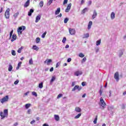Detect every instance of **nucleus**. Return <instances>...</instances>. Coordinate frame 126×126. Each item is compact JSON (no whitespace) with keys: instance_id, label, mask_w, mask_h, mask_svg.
<instances>
[{"instance_id":"obj_1","label":"nucleus","mask_w":126,"mask_h":126,"mask_svg":"<svg viewBox=\"0 0 126 126\" xmlns=\"http://www.w3.org/2000/svg\"><path fill=\"white\" fill-rule=\"evenodd\" d=\"M26 29V27L24 26H22L18 28L17 32L20 35L22 34V31H24Z\"/></svg>"},{"instance_id":"obj_2","label":"nucleus","mask_w":126,"mask_h":126,"mask_svg":"<svg viewBox=\"0 0 126 126\" xmlns=\"http://www.w3.org/2000/svg\"><path fill=\"white\" fill-rule=\"evenodd\" d=\"M8 99H9L8 95H6L5 97H3L0 100V102L1 103V104H3V103L5 102H7V101H8Z\"/></svg>"},{"instance_id":"obj_3","label":"nucleus","mask_w":126,"mask_h":126,"mask_svg":"<svg viewBox=\"0 0 126 126\" xmlns=\"http://www.w3.org/2000/svg\"><path fill=\"white\" fill-rule=\"evenodd\" d=\"M100 104H101L102 109L104 110L105 109V106H106V103H105L104 99H103V97H100Z\"/></svg>"},{"instance_id":"obj_4","label":"nucleus","mask_w":126,"mask_h":126,"mask_svg":"<svg viewBox=\"0 0 126 126\" xmlns=\"http://www.w3.org/2000/svg\"><path fill=\"white\" fill-rule=\"evenodd\" d=\"M10 9L8 8H7L5 12V17L6 19L9 18V11Z\"/></svg>"},{"instance_id":"obj_5","label":"nucleus","mask_w":126,"mask_h":126,"mask_svg":"<svg viewBox=\"0 0 126 126\" xmlns=\"http://www.w3.org/2000/svg\"><path fill=\"white\" fill-rule=\"evenodd\" d=\"M114 78L117 82H119V80H120L119 72H115L114 74Z\"/></svg>"},{"instance_id":"obj_6","label":"nucleus","mask_w":126,"mask_h":126,"mask_svg":"<svg viewBox=\"0 0 126 126\" xmlns=\"http://www.w3.org/2000/svg\"><path fill=\"white\" fill-rule=\"evenodd\" d=\"M69 32L70 35H75V30L73 29H69Z\"/></svg>"},{"instance_id":"obj_7","label":"nucleus","mask_w":126,"mask_h":126,"mask_svg":"<svg viewBox=\"0 0 126 126\" xmlns=\"http://www.w3.org/2000/svg\"><path fill=\"white\" fill-rule=\"evenodd\" d=\"M70 8H71V3H70L67 6L66 9L65 10L66 12H68L69 10H70Z\"/></svg>"},{"instance_id":"obj_8","label":"nucleus","mask_w":126,"mask_h":126,"mask_svg":"<svg viewBox=\"0 0 126 126\" xmlns=\"http://www.w3.org/2000/svg\"><path fill=\"white\" fill-rule=\"evenodd\" d=\"M96 16H97V12L96 11V10H94L93 15H92V19H95Z\"/></svg>"},{"instance_id":"obj_9","label":"nucleus","mask_w":126,"mask_h":126,"mask_svg":"<svg viewBox=\"0 0 126 126\" xmlns=\"http://www.w3.org/2000/svg\"><path fill=\"white\" fill-rule=\"evenodd\" d=\"M82 74V71H77L75 72V75L76 76H79V75H81Z\"/></svg>"},{"instance_id":"obj_10","label":"nucleus","mask_w":126,"mask_h":126,"mask_svg":"<svg viewBox=\"0 0 126 126\" xmlns=\"http://www.w3.org/2000/svg\"><path fill=\"white\" fill-rule=\"evenodd\" d=\"M41 19V15H38L35 18V22L36 23H37V22H39V21Z\"/></svg>"},{"instance_id":"obj_11","label":"nucleus","mask_w":126,"mask_h":126,"mask_svg":"<svg viewBox=\"0 0 126 126\" xmlns=\"http://www.w3.org/2000/svg\"><path fill=\"white\" fill-rule=\"evenodd\" d=\"M75 111L77 113H81V108L79 107H76L75 108Z\"/></svg>"},{"instance_id":"obj_12","label":"nucleus","mask_w":126,"mask_h":126,"mask_svg":"<svg viewBox=\"0 0 126 126\" xmlns=\"http://www.w3.org/2000/svg\"><path fill=\"white\" fill-rule=\"evenodd\" d=\"M30 4V0H28L24 4V7H28Z\"/></svg>"},{"instance_id":"obj_13","label":"nucleus","mask_w":126,"mask_h":126,"mask_svg":"<svg viewBox=\"0 0 126 126\" xmlns=\"http://www.w3.org/2000/svg\"><path fill=\"white\" fill-rule=\"evenodd\" d=\"M115 15H116V14H115V12H112L111 13L110 17H111V19H112V20H113V19H115Z\"/></svg>"},{"instance_id":"obj_14","label":"nucleus","mask_w":126,"mask_h":126,"mask_svg":"<svg viewBox=\"0 0 126 126\" xmlns=\"http://www.w3.org/2000/svg\"><path fill=\"white\" fill-rule=\"evenodd\" d=\"M17 36H16V34H13L12 36V39L11 40V42H13L14 41H15V39Z\"/></svg>"},{"instance_id":"obj_15","label":"nucleus","mask_w":126,"mask_h":126,"mask_svg":"<svg viewBox=\"0 0 126 126\" xmlns=\"http://www.w3.org/2000/svg\"><path fill=\"white\" fill-rule=\"evenodd\" d=\"M47 63V64L48 65H49L50 63H52V59L46 60L45 61H44V63Z\"/></svg>"},{"instance_id":"obj_16","label":"nucleus","mask_w":126,"mask_h":126,"mask_svg":"<svg viewBox=\"0 0 126 126\" xmlns=\"http://www.w3.org/2000/svg\"><path fill=\"white\" fill-rule=\"evenodd\" d=\"M92 24H93L92 21H90L89 22L88 26V30H90V29H91V26H92Z\"/></svg>"},{"instance_id":"obj_17","label":"nucleus","mask_w":126,"mask_h":126,"mask_svg":"<svg viewBox=\"0 0 126 126\" xmlns=\"http://www.w3.org/2000/svg\"><path fill=\"white\" fill-rule=\"evenodd\" d=\"M34 12V9H31L30 10V11L28 12V16H31L32 15V14Z\"/></svg>"},{"instance_id":"obj_18","label":"nucleus","mask_w":126,"mask_h":126,"mask_svg":"<svg viewBox=\"0 0 126 126\" xmlns=\"http://www.w3.org/2000/svg\"><path fill=\"white\" fill-rule=\"evenodd\" d=\"M60 12H61V8H58L57 9V10L55 11V15H58V14H60Z\"/></svg>"},{"instance_id":"obj_19","label":"nucleus","mask_w":126,"mask_h":126,"mask_svg":"<svg viewBox=\"0 0 126 126\" xmlns=\"http://www.w3.org/2000/svg\"><path fill=\"white\" fill-rule=\"evenodd\" d=\"M124 55V51L123 50H120L119 51V58H121L122 56Z\"/></svg>"},{"instance_id":"obj_20","label":"nucleus","mask_w":126,"mask_h":126,"mask_svg":"<svg viewBox=\"0 0 126 126\" xmlns=\"http://www.w3.org/2000/svg\"><path fill=\"white\" fill-rule=\"evenodd\" d=\"M54 118H55L56 121H57V122H59V121H60V116H59V115H55Z\"/></svg>"},{"instance_id":"obj_21","label":"nucleus","mask_w":126,"mask_h":126,"mask_svg":"<svg viewBox=\"0 0 126 126\" xmlns=\"http://www.w3.org/2000/svg\"><path fill=\"white\" fill-rule=\"evenodd\" d=\"M86 38H89V33L84 34V36L83 37V39H85Z\"/></svg>"},{"instance_id":"obj_22","label":"nucleus","mask_w":126,"mask_h":126,"mask_svg":"<svg viewBox=\"0 0 126 126\" xmlns=\"http://www.w3.org/2000/svg\"><path fill=\"white\" fill-rule=\"evenodd\" d=\"M8 115V110L7 109H5L4 110V116H7Z\"/></svg>"},{"instance_id":"obj_23","label":"nucleus","mask_w":126,"mask_h":126,"mask_svg":"<svg viewBox=\"0 0 126 126\" xmlns=\"http://www.w3.org/2000/svg\"><path fill=\"white\" fill-rule=\"evenodd\" d=\"M22 64V62H19L18 64V66L17 67H16V69L17 70H18L19 69V68L21 66V64Z\"/></svg>"},{"instance_id":"obj_24","label":"nucleus","mask_w":126,"mask_h":126,"mask_svg":"<svg viewBox=\"0 0 126 126\" xmlns=\"http://www.w3.org/2000/svg\"><path fill=\"white\" fill-rule=\"evenodd\" d=\"M32 49L33 50H35V51H38V50H39V48L36 45H33L32 46Z\"/></svg>"},{"instance_id":"obj_25","label":"nucleus","mask_w":126,"mask_h":126,"mask_svg":"<svg viewBox=\"0 0 126 126\" xmlns=\"http://www.w3.org/2000/svg\"><path fill=\"white\" fill-rule=\"evenodd\" d=\"M86 11H88V9L87 8H85L82 11V14H84Z\"/></svg>"},{"instance_id":"obj_26","label":"nucleus","mask_w":126,"mask_h":126,"mask_svg":"<svg viewBox=\"0 0 126 126\" xmlns=\"http://www.w3.org/2000/svg\"><path fill=\"white\" fill-rule=\"evenodd\" d=\"M31 106V104L30 103H27L25 105V108L26 109H28L29 108H30V107Z\"/></svg>"},{"instance_id":"obj_27","label":"nucleus","mask_w":126,"mask_h":126,"mask_svg":"<svg viewBox=\"0 0 126 126\" xmlns=\"http://www.w3.org/2000/svg\"><path fill=\"white\" fill-rule=\"evenodd\" d=\"M55 80H56V76L52 77V78L50 81L51 83H52V82H54Z\"/></svg>"},{"instance_id":"obj_28","label":"nucleus","mask_w":126,"mask_h":126,"mask_svg":"<svg viewBox=\"0 0 126 126\" xmlns=\"http://www.w3.org/2000/svg\"><path fill=\"white\" fill-rule=\"evenodd\" d=\"M0 116L1 117V119H4L5 118V115H3V113H2V112L0 113Z\"/></svg>"},{"instance_id":"obj_29","label":"nucleus","mask_w":126,"mask_h":126,"mask_svg":"<svg viewBox=\"0 0 126 126\" xmlns=\"http://www.w3.org/2000/svg\"><path fill=\"white\" fill-rule=\"evenodd\" d=\"M81 117V113H79L77 116L74 117V119H79Z\"/></svg>"},{"instance_id":"obj_30","label":"nucleus","mask_w":126,"mask_h":126,"mask_svg":"<svg viewBox=\"0 0 126 126\" xmlns=\"http://www.w3.org/2000/svg\"><path fill=\"white\" fill-rule=\"evenodd\" d=\"M38 87L39 88H40V89H42V88H43V82H41L39 84Z\"/></svg>"},{"instance_id":"obj_31","label":"nucleus","mask_w":126,"mask_h":126,"mask_svg":"<svg viewBox=\"0 0 126 126\" xmlns=\"http://www.w3.org/2000/svg\"><path fill=\"white\" fill-rule=\"evenodd\" d=\"M78 88V85H76L74 87V88L72 89V91H75V90H77Z\"/></svg>"},{"instance_id":"obj_32","label":"nucleus","mask_w":126,"mask_h":126,"mask_svg":"<svg viewBox=\"0 0 126 126\" xmlns=\"http://www.w3.org/2000/svg\"><path fill=\"white\" fill-rule=\"evenodd\" d=\"M12 65H11V64H9V68H8V71H11V70H12Z\"/></svg>"},{"instance_id":"obj_33","label":"nucleus","mask_w":126,"mask_h":126,"mask_svg":"<svg viewBox=\"0 0 126 126\" xmlns=\"http://www.w3.org/2000/svg\"><path fill=\"white\" fill-rule=\"evenodd\" d=\"M19 15V12H17L15 13L13 15L14 17H15V19L17 18V16Z\"/></svg>"},{"instance_id":"obj_34","label":"nucleus","mask_w":126,"mask_h":126,"mask_svg":"<svg viewBox=\"0 0 126 126\" xmlns=\"http://www.w3.org/2000/svg\"><path fill=\"white\" fill-rule=\"evenodd\" d=\"M100 44H101V39H99L96 41V46H99V45H100Z\"/></svg>"},{"instance_id":"obj_35","label":"nucleus","mask_w":126,"mask_h":126,"mask_svg":"<svg viewBox=\"0 0 126 126\" xmlns=\"http://www.w3.org/2000/svg\"><path fill=\"white\" fill-rule=\"evenodd\" d=\"M22 49H23V47H21L17 51L18 53L20 54L21 53V51H22Z\"/></svg>"},{"instance_id":"obj_36","label":"nucleus","mask_w":126,"mask_h":126,"mask_svg":"<svg viewBox=\"0 0 126 126\" xmlns=\"http://www.w3.org/2000/svg\"><path fill=\"white\" fill-rule=\"evenodd\" d=\"M32 95H33V96H35V97H37L38 96V95L37 94V93L35 92H32Z\"/></svg>"},{"instance_id":"obj_37","label":"nucleus","mask_w":126,"mask_h":126,"mask_svg":"<svg viewBox=\"0 0 126 126\" xmlns=\"http://www.w3.org/2000/svg\"><path fill=\"white\" fill-rule=\"evenodd\" d=\"M11 54H12V56H16V53L15 52V50H12Z\"/></svg>"},{"instance_id":"obj_38","label":"nucleus","mask_w":126,"mask_h":126,"mask_svg":"<svg viewBox=\"0 0 126 126\" xmlns=\"http://www.w3.org/2000/svg\"><path fill=\"white\" fill-rule=\"evenodd\" d=\"M79 57H80V58H84V54H83L82 53H80L79 54Z\"/></svg>"},{"instance_id":"obj_39","label":"nucleus","mask_w":126,"mask_h":126,"mask_svg":"<svg viewBox=\"0 0 126 126\" xmlns=\"http://www.w3.org/2000/svg\"><path fill=\"white\" fill-rule=\"evenodd\" d=\"M39 5L40 6V7H43V5H44V2L43 1H40L39 2Z\"/></svg>"},{"instance_id":"obj_40","label":"nucleus","mask_w":126,"mask_h":126,"mask_svg":"<svg viewBox=\"0 0 126 126\" xmlns=\"http://www.w3.org/2000/svg\"><path fill=\"white\" fill-rule=\"evenodd\" d=\"M53 0H49V2L47 3V5H51Z\"/></svg>"},{"instance_id":"obj_41","label":"nucleus","mask_w":126,"mask_h":126,"mask_svg":"<svg viewBox=\"0 0 126 126\" xmlns=\"http://www.w3.org/2000/svg\"><path fill=\"white\" fill-rule=\"evenodd\" d=\"M46 34H47V32H44L41 36L42 38H45Z\"/></svg>"},{"instance_id":"obj_42","label":"nucleus","mask_w":126,"mask_h":126,"mask_svg":"<svg viewBox=\"0 0 126 126\" xmlns=\"http://www.w3.org/2000/svg\"><path fill=\"white\" fill-rule=\"evenodd\" d=\"M97 116H96V118H95L94 120V124H97Z\"/></svg>"},{"instance_id":"obj_43","label":"nucleus","mask_w":126,"mask_h":126,"mask_svg":"<svg viewBox=\"0 0 126 126\" xmlns=\"http://www.w3.org/2000/svg\"><path fill=\"white\" fill-rule=\"evenodd\" d=\"M40 39L39 37H37L36 39V43H40Z\"/></svg>"},{"instance_id":"obj_44","label":"nucleus","mask_w":126,"mask_h":126,"mask_svg":"<svg viewBox=\"0 0 126 126\" xmlns=\"http://www.w3.org/2000/svg\"><path fill=\"white\" fill-rule=\"evenodd\" d=\"M68 18H66L64 19V23H67V22L68 21Z\"/></svg>"},{"instance_id":"obj_45","label":"nucleus","mask_w":126,"mask_h":126,"mask_svg":"<svg viewBox=\"0 0 126 126\" xmlns=\"http://www.w3.org/2000/svg\"><path fill=\"white\" fill-rule=\"evenodd\" d=\"M19 83V80H16V81L14 82V84H15V85H17V84H18Z\"/></svg>"},{"instance_id":"obj_46","label":"nucleus","mask_w":126,"mask_h":126,"mask_svg":"<svg viewBox=\"0 0 126 126\" xmlns=\"http://www.w3.org/2000/svg\"><path fill=\"white\" fill-rule=\"evenodd\" d=\"M113 109H114V107L113 106H109L108 107V111H110V110H113Z\"/></svg>"},{"instance_id":"obj_47","label":"nucleus","mask_w":126,"mask_h":126,"mask_svg":"<svg viewBox=\"0 0 126 126\" xmlns=\"http://www.w3.org/2000/svg\"><path fill=\"white\" fill-rule=\"evenodd\" d=\"M29 64H33V60H32V59L30 60V61H29Z\"/></svg>"},{"instance_id":"obj_48","label":"nucleus","mask_w":126,"mask_h":126,"mask_svg":"<svg viewBox=\"0 0 126 126\" xmlns=\"http://www.w3.org/2000/svg\"><path fill=\"white\" fill-rule=\"evenodd\" d=\"M12 34H13V30H12L10 32V39L11 38V36H12Z\"/></svg>"},{"instance_id":"obj_49","label":"nucleus","mask_w":126,"mask_h":126,"mask_svg":"<svg viewBox=\"0 0 126 126\" xmlns=\"http://www.w3.org/2000/svg\"><path fill=\"white\" fill-rule=\"evenodd\" d=\"M85 62H86V58L84 57L82 61V63H85Z\"/></svg>"},{"instance_id":"obj_50","label":"nucleus","mask_w":126,"mask_h":126,"mask_svg":"<svg viewBox=\"0 0 126 126\" xmlns=\"http://www.w3.org/2000/svg\"><path fill=\"white\" fill-rule=\"evenodd\" d=\"M65 41H66V37H63L62 42L63 43H65Z\"/></svg>"},{"instance_id":"obj_51","label":"nucleus","mask_w":126,"mask_h":126,"mask_svg":"<svg viewBox=\"0 0 126 126\" xmlns=\"http://www.w3.org/2000/svg\"><path fill=\"white\" fill-rule=\"evenodd\" d=\"M32 110L31 109H29L28 110V112H27L28 114H29V115L31 114V112H32Z\"/></svg>"},{"instance_id":"obj_52","label":"nucleus","mask_w":126,"mask_h":126,"mask_svg":"<svg viewBox=\"0 0 126 126\" xmlns=\"http://www.w3.org/2000/svg\"><path fill=\"white\" fill-rule=\"evenodd\" d=\"M62 96H63V94H59L57 96V99H59V98H61V97H62Z\"/></svg>"},{"instance_id":"obj_53","label":"nucleus","mask_w":126,"mask_h":126,"mask_svg":"<svg viewBox=\"0 0 126 126\" xmlns=\"http://www.w3.org/2000/svg\"><path fill=\"white\" fill-rule=\"evenodd\" d=\"M61 64V63H60V62H58L56 64V67H59V66Z\"/></svg>"},{"instance_id":"obj_54","label":"nucleus","mask_w":126,"mask_h":126,"mask_svg":"<svg viewBox=\"0 0 126 126\" xmlns=\"http://www.w3.org/2000/svg\"><path fill=\"white\" fill-rule=\"evenodd\" d=\"M68 0H64L63 4H66V3H67Z\"/></svg>"},{"instance_id":"obj_55","label":"nucleus","mask_w":126,"mask_h":126,"mask_svg":"<svg viewBox=\"0 0 126 126\" xmlns=\"http://www.w3.org/2000/svg\"><path fill=\"white\" fill-rule=\"evenodd\" d=\"M81 89H82V88L81 87H79V86H78V87L77 88V90H78V91H80L81 90Z\"/></svg>"},{"instance_id":"obj_56","label":"nucleus","mask_w":126,"mask_h":126,"mask_svg":"<svg viewBox=\"0 0 126 126\" xmlns=\"http://www.w3.org/2000/svg\"><path fill=\"white\" fill-rule=\"evenodd\" d=\"M67 63H70L71 62V58H68L67 60Z\"/></svg>"},{"instance_id":"obj_57","label":"nucleus","mask_w":126,"mask_h":126,"mask_svg":"<svg viewBox=\"0 0 126 126\" xmlns=\"http://www.w3.org/2000/svg\"><path fill=\"white\" fill-rule=\"evenodd\" d=\"M122 109H126V107L125 106V104H122Z\"/></svg>"},{"instance_id":"obj_58","label":"nucleus","mask_w":126,"mask_h":126,"mask_svg":"<svg viewBox=\"0 0 126 126\" xmlns=\"http://www.w3.org/2000/svg\"><path fill=\"white\" fill-rule=\"evenodd\" d=\"M92 1L91 0L89 1L88 5H91Z\"/></svg>"},{"instance_id":"obj_59","label":"nucleus","mask_w":126,"mask_h":126,"mask_svg":"<svg viewBox=\"0 0 126 126\" xmlns=\"http://www.w3.org/2000/svg\"><path fill=\"white\" fill-rule=\"evenodd\" d=\"M50 72H52V71H54V67H51L50 69Z\"/></svg>"},{"instance_id":"obj_60","label":"nucleus","mask_w":126,"mask_h":126,"mask_svg":"<svg viewBox=\"0 0 126 126\" xmlns=\"http://www.w3.org/2000/svg\"><path fill=\"white\" fill-rule=\"evenodd\" d=\"M35 121L34 120H32V122H31V124L33 125V124H34V123H35Z\"/></svg>"},{"instance_id":"obj_61","label":"nucleus","mask_w":126,"mask_h":126,"mask_svg":"<svg viewBox=\"0 0 126 126\" xmlns=\"http://www.w3.org/2000/svg\"><path fill=\"white\" fill-rule=\"evenodd\" d=\"M29 94V92H27V93L24 94L25 96H27L28 94Z\"/></svg>"},{"instance_id":"obj_62","label":"nucleus","mask_w":126,"mask_h":126,"mask_svg":"<svg viewBox=\"0 0 126 126\" xmlns=\"http://www.w3.org/2000/svg\"><path fill=\"white\" fill-rule=\"evenodd\" d=\"M75 85V82H72V86L73 87Z\"/></svg>"},{"instance_id":"obj_63","label":"nucleus","mask_w":126,"mask_h":126,"mask_svg":"<svg viewBox=\"0 0 126 126\" xmlns=\"http://www.w3.org/2000/svg\"><path fill=\"white\" fill-rule=\"evenodd\" d=\"M95 52H96V53H98V52H99V48H96V49H95Z\"/></svg>"},{"instance_id":"obj_64","label":"nucleus","mask_w":126,"mask_h":126,"mask_svg":"<svg viewBox=\"0 0 126 126\" xmlns=\"http://www.w3.org/2000/svg\"><path fill=\"white\" fill-rule=\"evenodd\" d=\"M43 126H49V125H48L47 124H44L43 125Z\"/></svg>"}]
</instances>
